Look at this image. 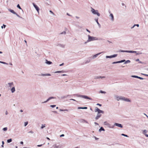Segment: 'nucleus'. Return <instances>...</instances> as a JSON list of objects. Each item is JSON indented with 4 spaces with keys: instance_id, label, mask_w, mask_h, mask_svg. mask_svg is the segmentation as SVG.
<instances>
[{
    "instance_id": "f257e3e1",
    "label": "nucleus",
    "mask_w": 148,
    "mask_h": 148,
    "mask_svg": "<svg viewBox=\"0 0 148 148\" xmlns=\"http://www.w3.org/2000/svg\"><path fill=\"white\" fill-rule=\"evenodd\" d=\"M88 38L87 40L84 42V44H86L87 43L93 41L98 40H99L98 38L96 37L91 36L89 35H87Z\"/></svg>"
},
{
    "instance_id": "f03ea898",
    "label": "nucleus",
    "mask_w": 148,
    "mask_h": 148,
    "mask_svg": "<svg viewBox=\"0 0 148 148\" xmlns=\"http://www.w3.org/2000/svg\"><path fill=\"white\" fill-rule=\"evenodd\" d=\"M90 11L93 14H96L98 16H100V14L98 12V11L97 10H96L94 8H91Z\"/></svg>"
},
{
    "instance_id": "7ed1b4c3",
    "label": "nucleus",
    "mask_w": 148,
    "mask_h": 148,
    "mask_svg": "<svg viewBox=\"0 0 148 148\" xmlns=\"http://www.w3.org/2000/svg\"><path fill=\"white\" fill-rule=\"evenodd\" d=\"M114 96L115 99L116 100H117V101H119V100H122V97L123 96H120L117 95H114Z\"/></svg>"
},
{
    "instance_id": "20e7f679",
    "label": "nucleus",
    "mask_w": 148,
    "mask_h": 148,
    "mask_svg": "<svg viewBox=\"0 0 148 148\" xmlns=\"http://www.w3.org/2000/svg\"><path fill=\"white\" fill-rule=\"evenodd\" d=\"M103 124L105 125H106L107 127L110 128H113L114 127V125L111 126V125L107 121L104 122L103 123Z\"/></svg>"
},
{
    "instance_id": "39448f33",
    "label": "nucleus",
    "mask_w": 148,
    "mask_h": 148,
    "mask_svg": "<svg viewBox=\"0 0 148 148\" xmlns=\"http://www.w3.org/2000/svg\"><path fill=\"white\" fill-rule=\"evenodd\" d=\"M77 97H81L85 99L92 100V98L86 95H78Z\"/></svg>"
},
{
    "instance_id": "423d86ee",
    "label": "nucleus",
    "mask_w": 148,
    "mask_h": 148,
    "mask_svg": "<svg viewBox=\"0 0 148 148\" xmlns=\"http://www.w3.org/2000/svg\"><path fill=\"white\" fill-rule=\"evenodd\" d=\"M122 101H125L128 102H131L130 99L123 96V97Z\"/></svg>"
},
{
    "instance_id": "0eeeda50",
    "label": "nucleus",
    "mask_w": 148,
    "mask_h": 148,
    "mask_svg": "<svg viewBox=\"0 0 148 148\" xmlns=\"http://www.w3.org/2000/svg\"><path fill=\"white\" fill-rule=\"evenodd\" d=\"M95 112H97L98 113H102L103 114L104 113V112L103 111L100 110L97 107H96L95 108Z\"/></svg>"
},
{
    "instance_id": "6e6552de",
    "label": "nucleus",
    "mask_w": 148,
    "mask_h": 148,
    "mask_svg": "<svg viewBox=\"0 0 148 148\" xmlns=\"http://www.w3.org/2000/svg\"><path fill=\"white\" fill-rule=\"evenodd\" d=\"M32 4L33 5V6L35 8L36 10L37 11L38 13L39 14V8H38V7L34 3H33Z\"/></svg>"
},
{
    "instance_id": "1a4fd4ad",
    "label": "nucleus",
    "mask_w": 148,
    "mask_h": 148,
    "mask_svg": "<svg viewBox=\"0 0 148 148\" xmlns=\"http://www.w3.org/2000/svg\"><path fill=\"white\" fill-rule=\"evenodd\" d=\"M117 54H114V55L110 56H106V58H112L116 57L117 56Z\"/></svg>"
},
{
    "instance_id": "9d476101",
    "label": "nucleus",
    "mask_w": 148,
    "mask_h": 148,
    "mask_svg": "<svg viewBox=\"0 0 148 148\" xmlns=\"http://www.w3.org/2000/svg\"><path fill=\"white\" fill-rule=\"evenodd\" d=\"M57 46L61 48H64L65 47V45L59 43L57 45Z\"/></svg>"
},
{
    "instance_id": "9b49d317",
    "label": "nucleus",
    "mask_w": 148,
    "mask_h": 148,
    "mask_svg": "<svg viewBox=\"0 0 148 148\" xmlns=\"http://www.w3.org/2000/svg\"><path fill=\"white\" fill-rule=\"evenodd\" d=\"M114 126V125L116 126L119 127L121 128H122L123 127V126L120 123H115L114 124V125H113Z\"/></svg>"
},
{
    "instance_id": "f8f14e48",
    "label": "nucleus",
    "mask_w": 148,
    "mask_h": 148,
    "mask_svg": "<svg viewBox=\"0 0 148 148\" xmlns=\"http://www.w3.org/2000/svg\"><path fill=\"white\" fill-rule=\"evenodd\" d=\"M109 17L111 21L112 22L113 21H114V16L112 13L110 14L109 15Z\"/></svg>"
},
{
    "instance_id": "ddd939ff",
    "label": "nucleus",
    "mask_w": 148,
    "mask_h": 148,
    "mask_svg": "<svg viewBox=\"0 0 148 148\" xmlns=\"http://www.w3.org/2000/svg\"><path fill=\"white\" fill-rule=\"evenodd\" d=\"M147 131L145 130L143 131V133L147 137H148V135L147 134Z\"/></svg>"
},
{
    "instance_id": "4468645a",
    "label": "nucleus",
    "mask_w": 148,
    "mask_h": 148,
    "mask_svg": "<svg viewBox=\"0 0 148 148\" xmlns=\"http://www.w3.org/2000/svg\"><path fill=\"white\" fill-rule=\"evenodd\" d=\"M7 85L8 88H10L13 85V82L8 83Z\"/></svg>"
},
{
    "instance_id": "2eb2a0df",
    "label": "nucleus",
    "mask_w": 148,
    "mask_h": 148,
    "mask_svg": "<svg viewBox=\"0 0 148 148\" xmlns=\"http://www.w3.org/2000/svg\"><path fill=\"white\" fill-rule=\"evenodd\" d=\"M102 52H100V53H97L95 55H93L92 57V58L93 59H94L95 58H96V57H97V56L99 55H100V54H101V53Z\"/></svg>"
},
{
    "instance_id": "dca6fc26",
    "label": "nucleus",
    "mask_w": 148,
    "mask_h": 148,
    "mask_svg": "<svg viewBox=\"0 0 148 148\" xmlns=\"http://www.w3.org/2000/svg\"><path fill=\"white\" fill-rule=\"evenodd\" d=\"M45 63L48 65H50L52 64L51 62L48 61L47 60H45Z\"/></svg>"
},
{
    "instance_id": "f3484780",
    "label": "nucleus",
    "mask_w": 148,
    "mask_h": 148,
    "mask_svg": "<svg viewBox=\"0 0 148 148\" xmlns=\"http://www.w3.org/2000/svg\"><path fill=\"white\" fill-rule=\"evenodd\" d=\"M100 113H97L96 116L95 118V119L96 120L99 119L100 117L101 116V114H100Z\"/></svg>"
},
{
    "instance_id": "a211bd4d",
    "label": "nucleus",
    "mask_w": 148,
    "mask_h": 148,
    "mask_svg": "<svg viewBox=\"0 0 148 148\" xmlns=\"http://www.w3.org/2000/svg\"><path fill=\"white\" fill-rule=\"evenodd\" d=\"M40 75L42 76H50L51 75L49 73L41 74Z\"/></svg>"
},
{
    "instance_id": "6ab92c4d",
    "label": "nucleus",
    "mask_w": 148,
    "mask_h": 148,
    "mask_svg": "<svg viewBox=\"0 0 148 148\" xmlns=\"http://www.w3.org/2000/svg\"><path fill=\"white\" fill-rule=\"evenodd\" d=\"M106 78L105 76H97L96 77V79H103V78Z\"/></svg>"
},
{
    "instance_id": "aec40b11",
    "label": "nucleus",
    "mask_w": 148,
    "mask_h": 148,
    "mask_svg": "<svg viewBox=\"0 0 148 148\" xmlns=\"http://www.w3.org/2000/svg\"><path fill=\"white\" fill-rule=\"evenodd\" d=\"M8 10L10 12H11L13 14H16V13L13 10L10 9H8Z\"/></svg>"
},
{
    "instance_id": "412c9836",
    "label": "nucleus",
    "mask_w": 148,
    "mask_h": 148,
    "mask_svg": "<svg viewBox=\"0 0 148 148\" xmlns=\"http://www.w3.org/2000/svg\"><path fill=\"white\" fill-rule=\"evenodd\" d=\"M11 91L12 93L14 92L15 91V87H12L11 89Z\"/></svg>"
},
{
    "instance_id": "4be33fe9",
    "label": "nucleus",
    "mask_w": 148,
    "mask_h": 148,
    "mask_svg": "<svg viewBox=\"0 0 148 148\" xmlns=\"http://www.w3.org/2000/svg\"><path fill=\"white\" fill-rule=\"evenodd\" d=\"M137 51H129V53H136V54Z\"/></svg>"
},
{
    "instance_id": "5701e85b",
    "label": "nucleus",
    "mask_w": 148,
    "mask_h": 148,
    "mask_svg": "<svg viewBox=\"0 0 148 148\" xmlns=\"http://www.w3.org/2000/svg\"><path fill=\"white\" fill-rule=\"evenodd\" d=\"M120 52H126L129 53V51L127 50H120L119 51Z\"/></svg>"
},
{
    "instance_id": "b1692460",
    "label": "nucleus",
    "mask_w": 148,
    "mask_h": 148,
    "mask_svg": "<svg viewBox=\"0 0 148 148\" xmlns=\"http://www.w3.org/2000/svg\"><path fill=\"white\" fill-rule=\"evenodd\" d=\"M46 125L45 124H42L41 127V129H43V128L46 127Z\"/></svg>"
},
{
    "instance_id": "393cba45",
    "label": "nucleus",
    "mask_w": 148,
    "mask_h": 148,
    "mask_svg": "<svg viewBox=\"0 0 148 148\" xmlns=\"http://www.w3.org/2000/svg\"><path fill=\"white\" fill-rule=\"evenodd\" d=\"M95 21H96V23H97V24L98 25H100V24H99V23L98 22V18H95Z\"/></svg>"
},
{
    "instance_id": "a878e982",
    "label": "nucleus",
    "mask_w": 148,
    "mask_h": 148,
    "mask_svg": "<svg viewBox=\"0 0 148 148\" xmlns=\"http://www.w3.org/2000/svg\"><path fill=\"white\" fill-rule=\"evenodd\" d=\"M101 131H105V130L102 127H101V128L99 130V132H101Z\"/></svg>"
},
{
    "instance_id": "bb28decb",
    "label": "nucleus",
    "mask_w": 148,
    "mask_h": 148,
    "mask_svg": "<svg viewBox=\"0 0 148 148\" xmlns=\"http://www.w3.org/2000/svg\"><path fill=\"white\" fill-rule=\"evenodd\" d=\"M130 60H127L126 61H125L124 64H126L127 63H130Z\"/></svg>"
},
{
    "instance_id": "cd10ccee",
    "label": "nucleus",
    "mask_w": 148,
    "mask_h": 148,
    "mask_svg": "<svg viewBox=\"0 0 148 148\" xmlns=\"http://www.w3.org/2000/svg\"><path fill=\"white\" fill-rule=\"evenodd\" d=\"M125 60H121V61H118V63H122V62H125Z\"/></svg>"
},
{
    "instance_id": "c85d7f7f",
    "label": "nucleus",
    "mask_w": 148,
    "mask_h": 148,
    "mask_svg": "<svg viewBox=\"0 0 148 148\" xmlns=\"http://www.w3.org/2000/svg\"><path fill=\"white\" fill-rule=\"evenodd\" d=\"M49 12L52 15L54 16L55 15V14L54 13L51 11V10H49Z\"/></svg>"
},
{
    "instance_id": "c756f323",
    "label": "nucleus",
    "mask_w": 148,
    "mask_h": 148,
    "mask_svg": "<svg viewBox=\"0 0 148 148\" xmlns=\"http://www.w3.org/2000/svg\"><path fill=\"white\" fill-rule=\"evenodd\" d=\"M70 110V109H64V111L65 112H69Z\"/></svg>"
},
{
    "instance_id": "7c9ffc66",
    "label": "nucleus",
    "mask_w": 148,
    "mask_h": 148,
    "mask_svg": "<svg viewBox=\"0 0 148 148\" xmlns=\"http://www.w3.org/2000/svg\"><path fill=\"white\" fill-rule=\"evenodd\" d=\"M12 141V139L10 138L9 139H8L7 140V142L8 143H10Z\"/></svg>"
},
{
    "instance_id": "2f4dec72",
    "label": "nucleus",
    "mask_w": 148,
    "mask_h": 148,
    "mask_svg": "<svg viewBox=\"0 0 148 148\" xmlns=\"http://www.w3.org/2000/svg\"><path fill=\"white\" fill-rule=\"evenodd\" d=\"M64 72L63 71H56L55 73H63Z\"/></svg>"
},
{
    "instance_id": "473e14b6",
    "label": "nucleus",
    "mask_w": 148,
    "mask_h": 148,
    "mask_svg": "<svg viewBox=\"0 0 148 148\" xmlns=\"http://www.w3.org/2000/svg\"><path fill=\"white\" fill-rule=\"evenodd\" d=\"M0 63H1L3 64H7V65L8 64V63H7L6 62H2V61H0Z\"/></svg>"
},
{
    "instance_id": "72a5a7b5",
    "label": "nucleus",
    "mask_w": 148,
    "mask_h": 148,
    "mask_svg": "<svg viewBox=\"0 0 148 148\" xmlns=\"http://www.w3.org/2000/svg\"><path fill=\"white\" fill-rule=\"evenodd\" d=\"M100 92L101 93H103V94H106V92L105 91H103L102 90H101L100 91Z\"/></svg>"
},
{
    "instance_id": "f704fd0d",
    "label": "nucleus",
    "mask_w": 148,
    "mask_h": 148,
    "mask_svg": "<svg viewBox=\"0 0 148 148\" xmlns=\"http://www.w3.org/2000/svg\"><path fill=\"white\" fill-rule=\"evenodd\" d=\"M142 54V53L141 52H137L136 53V55H140Z\"/></svg>"
},
{
    "instance_id": "c9c22d12",
    "label": "nucleus",
    "mask_w": 148,
    "mask_h": 148,
    "mask_svg": "<svg viewBox=\"0 0 148 148\" xmlns=\"http://www.w3.org/2000/svg\"><path fill=\"white\" fill-rule=\"evenodd\" d=\"M8 129V128L7 127H4L3 128V130L4 131H6Z\"/></svg>"
},
{
    "instance_id": "e433bc0d",
    "label": "nucleus",
    "mask_w": 148,
    "mask_h": 148,
    "mask_svg": "<svg viewBox=\"0 0 148 148\" xmlns=\"http://www.w3.org/2000/svg\"><path fill=\"white\" fill-rule=\"evenodd\" d=\"M28 122H24V126L25 127L28 124Z\"/></svg>"
},
{
    "instance_id": "4c0bfd02",
    "label": "nucleus",
    "mask_w": 148,
    "mask_h": 148,
    "mask_svg": "<svg viewBox=\"0 0 148 148\" xmlns=\"http://www.w3.org/2000/svg\"><path fill=\"white\" fill-rule=\"evenodd\" d=\"M55 98H56L55 97H50L49 98V100L52 99H53Z\"/></svg>"
},
{
    "instance_id": "58836bf2",
    "label": "nucleus",
    "mask_w": 148,
    "mask_h": 148,
    "mask_svg": "<svg viewBox=\"0 0 148 148\" xmlns=\"http://www.w3.org/2000/svg\"><path fill=\"white\" fill-rule=\"evenodd\" d=\"M121 135L122 136H123L126 137H128V136L127 135H125V134H121Z\"/></svg>"
},
{
    "instance_id": "ea45409f",
    "label": "nucleus",
    "mask_w": 148,
    "mask_h": 148,
    "mask_svg": "<svg viewBox=\"0 0 148 148\" xmlns=\"http://www.w3.org/2000/svg\"><path fill=\"white\" fill-rule=\"evenodd\" d=\"M138 76L136 75H132L131 77H134L138 78Z\"/></svg>"
},
{
    "instance_id": "a19ab883",
    "label": "nucleus",
    "mask_w": 148,
    "mask_h": 148,
    "mask_svg": "<svg viewBox=\"0 0 148 148\" xmlns=\"http://www.w3.org/2000/svg\"><path fill=\"white\" fill-rule=\"evenodd\" d=\"M17 7L20 9H21V7H20L19 4L17 5Z\"/></svg>"
},
{
    "instance_id": "79ce46f5",
    "label": "nucleus",
    "mask_w": 148,
    "mask_h": 148,
    "mask_svg": "<svg viewBox=\"0 0 148 148\" xmlns=\"http://www.w3.org/2000/svg\"><path fill=\"white\" fill-rule=\"evenodd\" d=\"M49 98H48L47 99V100L46 101H44V102H42V103H46L47 102V101H49Z\"/></svg>"
},
{
    "instance_id": "37998d69",
    "label": "nucleus",
    "mask_w": 148,
    "mask_h": 148,
    "mask_svg": "<svg viewBox=\"0 0 148 148\" xmlns=\"http://www.w3.org/2000/svg\"><path fill=\"white\" fill-rule=\"evenodd\" d=\"M56 105H51L50 106L52 108H54L55 107H56Z\"/></svg>"
},
{
    "instance_id": "c03bdc74",
    "label": "nucleus",
    "mask_w": 148,
    "mask_h": 148,
    "mask_svg": "<svg viewBox=\"0 0 148 148\" xmlns=\"http://www.w3.org/2000/svg\"><path fill=\"white\" fill-rule=\"evenodd\" d=\"M117 63H119L118 61L115 62H113L112 63V64H117Z\"/></svg>"
},
{
    "instance_id": "a18cd8bd",
    "label": "nucleus",
    "mask_w": 148,
    "mask_h": 148,
    "mask_svg": "<svg viewBox=\"0 0 148 148\" xmlns=\"http://www.w3.org/2000/svg\"><path fill=\"white\" fill-rule=\"evenodd\" d=\"M138 78L140 79H144L143 78H142L141 77H138Z\"/></svg>"
},
{
    "instance_id": "49530a36",
    "label": "nucleus",
    "mask_w": 148,
    "mask_h": 148,
    "mask_svg": "<svg viewBox=\"0 0 148 148\" xmlns=\"http://www.w3.org/2000/svg\"><path fill=\"white\" fill-rule=\"evenodd\" d=\"M82 109H86L87 108V107H82Z\"/></svg>"
},
{
    "instance_id": "de8ad7c7",
    "label": "nucleus",
    "mask_w": 148,
    "mask_h": 148,
    "mask_svg": "<svg viewBox=\"0 0 148 148\" xmlns=\"http://www.w3.org/2000/svg\"><path fill=\"white\" fill-rule=\"evenodd\" d=\"M16 14L17 16H18V17L20 18H21V17L18 15V14L16 13V14Z\"/></svg>"
},
{
    "instance_id": "09e8293b",
    "label": "nucleus",
    "mask_w": 148,
    "mask_h": 148,
    "mask_svg": "<svg viewBox=\"0 0 148 148\" xmlns=\"http://www.w3.org/2000/svg\"><path fill=\"white\" fill-rule=\"evenodd\" d=\"M29 133H31V134H33L34 133V132L33 131H30L29 132Z\"/></svg>"
},
{
    "instance_id": "8fccbe9b",
    "label": "nucleus",
    "mask_w": 148,
    "mask_h": 148,
    "mask_svg": "<svg viewBox=\"0 0 148 148\" xmlns=\"http://www.w3.org/2000/svg\"><path fill=\"white\" fill-rule=\"evenodd\" d=\"M134 26H137V27H139V24H135L134 25Z\"/></svg>"
},
{
    "instance_id": "3c124183",
    "label": "nucleus",
    "mask_w": 148,
    "mask_h": 148,
    "mask_svg": "<svg viewBox=\"0 0 148 148\" xmlns=\"http://www.w3.org/2000/svg\"><path fill=\"white\" fill-rule=\"evenodd\" d=\"M94 137L96 140H98L99 139V138H97L95 136H94Z\"/></svg>"
},
{
    "instance_id": "603ef678",
    "label": "nucleus",
    "mask_w": 148,
    "mask_h": 148,
    "mask_svg": "<svg viewBox=\"0 0 148 148\" xmlns=\"http://www.w3.org/2000/svg\"><path fill=\"white\" fill-rule=\"evenodd\" d=\"M86 31L87 32H89V33H90V31L89 30H88V29H86Z\"/></svg>"
},
{
    "instance_id": "864d4df0",
    "label": "nucleus",
    "mask_w": 148,
    "mask_h": 148,
    "mask_svg": "<svg viewBox=\"0 0 148 148\" xmlns=\"http://www.w3.org/2000/svg\"><path fill=\"white\" fill-rule=\"evenodd\" d=\"M97 105H98V106H101L102 105L100 104H99V103H97Z\"/></svg>"
},
{
    "instance_id": "5fc2aeb1",
    "label": "nucleus",
    "mask_w": 148,
    "mask_h": 148,
    "mask_svg": "<svg viewBox=\"0 0 148 148\" xmlns=\"http://www.w3.org/2000/svg\"><path fill=\"white\" fill-rule=\"evenodd\" d=\"M42 145H38L37 146L38 147H41L42 146Z\"/></svg>"
},
{
    "instance_id": "6e6d98bb",
    "label": "nucleus",
    "mask_w": 148,
    "mask_h": 148,
    "mask_svg": "<svg viewBox=\"0 0 148 148\" xmlns=\"http://www.w3.org/2000/svg\"><path fill=\"white\" fill-rule=\"evenodd\" d=\"M64 63H62V64H60V66H62L64 65Z\"/></svg>"
},
{
    "instance_id": "4d7b16f0",
    "label": "nucleus",
    "mask_w": 148,
    "mask_h": 148,
    "mask_svg": "<svg viewBox=\"0 0 148 148\" xmlns=\"http://www.w3.org/2000/svg\"><path fill=\"white\" fill-rule=\"evenodd\" d=\"M59 110L60 111H64V109H60Z\"/></svg>"
},
{
    "instance_id": "13d9d810",
    "label": "nucleus",
    "mask_w": 148,
    "mask_h": 148,
    "mask_svg": "<svg viewBox=\"0 0 148 148\" xmlns=\"http://www.w3.org/2000/svg\"><path fill=\"white\" fill-rule=\"evenodd\" d=\"M5 114L6 115H7L8 114V112L7 111H6L5 112Z\"/></svg>"
},
{
    "instance_id": "bf43d9fd",
    "label": "nucleus",
    "mask_w": 148,
    "mask_h": 148,
    "mask_svg": "<svg viewBox=\"0 0 148 148\" xmlns=\"http://www.w3.org/2000/svg\"><path fill=\"white\" fill-rule=\"evenodd\" d=\"M75 18L77 19H79V17H78V16H75Z\"/></svg>"
},
{
    "instance_id": "052dcab7",
    "label": "nucleus",
    "mask_w": 148,
    "mask_h": 148,
    "mask_svg": "<svg viewBox=\"0 0 148 148\" xmlns=\"http://www.w3.org/2000/svg\"><path fill=\"white\" fill-rule=\"evenodd\" d=\"M64 134H62V135H61L60 136V137H63V136H64Z\"/></svg>"
},
{
    "instance_id": "680f3d73",
    "label": "nucleus",
    "mask_w": 148,
    "mask_h": 148,
    "mask_svg": "<svg viewBox=\"0 0 148 148\" xmlns=\"http://www.w3.org/2000/svg\"><path fill=\"white\" fill-rule=\"evenodd\" d=\"M20 143L21 144L23 145V141H21L20 142Z\"/></svg>"
},
{
    "instance_id": "e2e57ef3",
    "label": "nucleus",
    "mask_w": 148,
    "mask_h": 148,
    "mask_svg": "<svg viewBox=\"0 0 148 148\" xmlns=\"http://www.w3.org/2000/svg\"><path fill=\"white\" fill-rule=\"evenodd\" d=\"M77 109H82V107H79L77 108Z\"/></svg>"
},
{
    "instance_id": "0e129e2a",
    "label": "nucleus",
    "mask_w": 148,
    "mask_h": 148,
    "mask_svg": "<svg viewBox=\"0 0 148 148\" xmlns=\"http://www.w3.org/2000/svg\"><path fill=\"white\" fill-rule=\"evenodd\" d=\"M144 114L145 115L147 116V117L148 118V116L146 114H145V113H144Z\"/></svg>"
},
{
    "instance_id": "69168bd1",
    "label": "nucleus",
    "mask_w": 148,
    "mask_h": 148,
    "mask_svg": "<svg viewBox=\"0 0 148 148\" xmlns=\"http://www.w3.org/2000/svg\"><path fill=\"white\" fill-rule=\"evenodd\" d=\"M136 61H139V59H136Z\"/></svg>"
},
{
    "instance_id": "338daca9",
    "label": "nucleus",
    "mask_w": 148,
    "mask_h": 148,
    "mask_svg": "<svg viewBox=\"0 0 148 148\" xmlns=\"http://www.w3.org/2000/svg\"><path fill=\"white\" fill-rule=\"evenodd\" d=\"M3 26L4 28H5V27H6V25L4 24L3 25Z\"/></svg>"
},
{
    "instance_id": "774afa93",
    "label": "nucleus",
    "mask_w": 148,
    "mask_h": 148,
    "mask_svg": "<svg viewBox=\"0 0 148 148\" xmlns=\"http://www.w3.org/2000/svg\"><path fill=\"white\" fill-rule=\"evenodd\" d=\"M55 146L56 148H58V147L56 146V145H55Z\"/></svg>"
}]
</instances>
